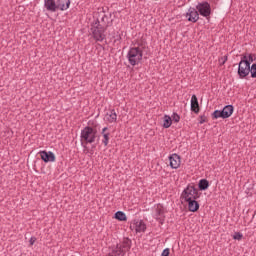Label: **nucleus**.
<instances>
[{"mask_svg":"<svg viewBox=\"0 0 256 256\" xmlns=\"http://www.w3.org/2000/svg\"><path fill=\"white\" fill-rule=\"evenodd\" d=\"M235 107L233 105H226L222 110H215L212 113V119H229L233 115Z\"/></svg>","mask_w":256,"mask_h":256,"instance_id":"39448f33","label":"nucleus"},{"mask_svg":"<svg viewBox=\"0 0 256 256\" xmlns=\"http://www.w3.org/2000/svg\"><path fill=\"white\" fill-rule=\"evenodd\" d=\"M184 202L188 203V211L191 213H197V211H199V202H197V199L186 200Z\"/></svg>","mask_w":256,"mask_h":256,"instance_id":"2eb2a0df","label":"nucleus"},{"mask_svg":"<svg viewBox=\"0 0 256 256\" xmlns=\"http://www.w3.org/2000/svg\"><path fill=\"white\" fill-rule=\"evenodd\" d=\"M35 241H37V238L31 237L29 240L30 245H35Z\"/></svg>","mask_w":256,"mask_h":256,"instance_id":"7c9ffc66","label":"nucleus"},{"mask_svg":"<svg viewBox=\"0 0 256 256\" xmlns=\"http://www.w3.org/2000/svg\"><path fill=\"white\" fill-rule=\"evenodd\" d=\"M130 229L136 231V233H145L147 231V224L143 220L134 219L130 224Z\"/></svg>","mask_w":256,"mask_h":256,"instance_id":"0eeeda50","label":"nucleus"},{"mask_svg":"<svg viewBox=\"0 0 256 256\" xmlns=\"http://www.w3.org/2000/svg\"><path fill=\"white\" fill-rule=\"evenodd\" d=\"M170 167L172 169H179L181 167V156L178 154H172L169 156Z\"/></svg>","mask_w":256,"mask_h":256,"instance_id":"9b49d317","label":"nucleus"},{"mask_svg":"<svg viewBox=\"0 0 256 256\" xmlns=\"http://www.w3.org/2000/svg\"><path fill=\"white\" fill-rule=\"evenodd\" d=\"M97 19H99V23L102 27H106V29L109 28V17L105 13L99 14Z\"/></svg>","mask_w":256,"mask_h":256,"instance_id":"f3484780","label":"nucleus"},{"mask_svg":"<svg viewBox=\"0 0 256 256\" xmlns=\"http://www.w3.org/2000/svg\"><path fill=\"white\" fill-rule=\"evenodd\" d=\"M103 135V140H102V143L105 147H107L109 145V133L107 134H102Z\"/></svg>","mask_w":256,"mask_h":256,"instance_id":"5701e85b","label":"nucleus"},{"mask_svg":"<svg viewBox=\"0 0 256 256\" xmlns=\"http://www.w3.org/2000/svg\"><path fill=\"white\" fill-rule=\"evenodd\" d=\"M39 155L42 161H44V163H55V160H56L55 153L51 151L42 150L39 152Z\"/></svg>","mask_w":256,"mask_h":256,"instance_id":"9d476101","label":"nucleus"},{"mask_svg":"<svg viewBox=\"0 0 256 256\" xmlns=\"http://www.w3.org/2000/svg\"><path fill=\"white\" fill-rule=\"evenodd\" d=\"M154 219L160 223V225H163L165 223V210L163 209V206L161 204H158L155 207V214Z\"/></svg>","mask_w":256,"mask_h":256,"instance_id":"6e6552de","label":"nucleus"},{"mask_svg":"<svg viewBox=\"0 0 256 256\" xmlns=\"http://www.w3.org/2000/svg\"><path fill=\"white\" fill-rule=\"evenodd\" d=\"M250 73H251L252 79H255L256 78V63L251 65Z\"/></svg>","mask_w":256,"mask_h":256,"instance_id":"4be33fe9","label":"nucleus"},{"mask_svg":"<svg viewBox=\"0 0 256 256\" xmlns=\"http://www.w3.org/2000/svg\"><path fill=\"white\" fill-rule=\"evenodd\" d=\"M115 41H116V42H117V41H121V34H118V35L116 36Z\"/></svg>","mask_w":256,"mask_h":256,"instance_id":"473e14b6","label":"nucleus"},{"mask_svg":"<svg viewBox=\"0 0 256 256\" xmlns=\"http://www.w3.org/2000/svg\"><path fill=\"white\" fill-rule=\"evenodd\" d=\"M172 121H174L175 123H179V121H181V116L174 112L172 115Z\"/></svg>","mask_w":256,"mask_h":256,"instance_id":"393cba45","label":"nucleus"},{"mask_svg":"<svg viewBox=\"0 0 256 256\" xmlns=\"http://www.w3.org/2000/svg\"><path fill=\"white\" fill-rule=\"evenodd\" d=\"M185 17H187V21L190 23H197V21H199V12L197 11V8L190 7Z\"/></svg>","mask_w":256,"mask_h":256,"instance_id":"1a4fd4ad","label":"nucleus"},{"mask_svg":"<svg viewBox=\"0 0 256 256\" xmlns=\"http://www.w3.org/2000/svg\"><path fill=\"white\" fill-rule=\"evenodd\" d=\"M249 56H247V54H244L239 62L240 65H243L244 63H246V61H248Z\"/></svg>","mask_w":256,"mask_h":256,"instance_id":"bb28decb","label":"nucleus"},{"mask_svg":"<svg viewBox=\"0 0 256 256\" xmlns=\"http://www.w3.org/2000/svg\"><path fill=\"white\" fill-rule=\"evenodd\" d=\"M107 127H104L103 129H102V135H105L106 133H105V131H107Z\"/></svg>","mask_w":256,"mask_h":256,"instance_id":"72a5a7b5","label":"nucleus"},{"mask_svg":"<svg viewBox=\"0 0 256 256\" xmlns=\"http://www.w3.org/2000/svg\"><path fill=\"white\" fill-rule=\"evenodd\" d=\"M255 60L253 59V54L248 55V62L253 63Z\"/></svg>","mask_w":256,"mask_h":256,"instance_id":"2f4dec72","label":"nucleus"},{"mask_svg":"<svg viewBox=\"0 0 256 256\" xmlns=\"http://www.w3.org/2000/svg\"><path fill=\"white\" fill-rule=\"evenodd\" d=\"M172 124H173V120L171 119V116L164 115V117H163V127H164V129H169V127H171Z\"/></svg>","mask_w":256,"mask_h":256,"instance_id":"aec40b11","label":"nucleus"},{"mask_svg":"<svg viewBox=\"0 0 256 256\" xmlns=\"http://www.w3.org/2000/svg\"><path fill=\"white\" fill-rule=\"evenodd\" d=\"M114 217L117 221H127V215L123 211H117Z\"/></svg>","mask_w":256,"mask_h":256,"instance_id":"412c9836","label":"nucleus"},{"mask_svg":"<svg viewBox=\"0 0 256 256\" xmlns=\"http://www.w3.org/2000/svg\"><path fill=\"white\" fill-rule=\"evenodd\" d=\"M44 9L50 13H56L57 10V1L55 0H44Z\"/></svg>","mask_w":256,"mask_h":256,"instance_id":"f8f14e48","label":"nucleus"},{"mask_svg":"<svg viewBox=\"0 0 256 256\" xmlns=\"http://www.w3.org/2000/svg\"><path fill=\"white\" fill-rule=\"evenodd\" d=\"M244 67L248 69V71H251V62H248V60L244 62Z\"/></svg>","mask_w":256,"mask_h":256,"instance_id":"c85d7f7f","label":"nucleus"},{"mask_svg":"<svg viewBox=\"0 0 256 256\" xmlns=\"http://www.w3.org/2000/svg\"><path fill=\"white\" fill-rule=\"evenodd\" d=\"M90 31L92 33V38L97 43H103L105 39L107 38V35H105V32L107 31V26H101V22H99V19H96L92 24Z\"/></svg>","mask_w":256,"mask_h":256,"instance_id":"f257e3e1","label":"nucleus"},{"mask_svg":"<svg viewBox=\"0 0 256 256\" xmlns=\"http://www.w3.org/2000/svg\"><path fill=\"white\" fill-rule=\"evenodd\" d=\"M199 191H207L209 189V181L207 179H201L198 182Z\"/></svg>","mask_w":256,"mask_h":256,"instance_id":"a211bd4d","label":"nucleus"},{"mask_svg":"<svg viewBox=\"0 0 256 256\" xmlns=\"http://www.w3.org/2000/svg\"><path fill=\"white\" fill-rule=\"evenodd\" d=\"M233 239L235 241H241V239H243V234H241V232H235L233 235Z\"/></svg>","mask_w":256,"mask_h":256,"instance_id":"b1692460","label":"nucleus"},{"mask_svg":"<svg viewBox=\"0 0 256 256\" xmlns=\"http://www.w3.org/2000/svg\"><path fill=\"white\" fill-rule=\"evenodd\" d=\"M107 116L108 123H115L117 121V112H115V109L110 110V113H107Z\"/></svg>","mask_w":256,"mask_h":256,"instance_id":"6ab92c4d","label":"nucleus"},{"mask_svg":"<svg viewBox=\"0 0 256 256\" xmlns=\"http://www.w3.org/2000/svg\"><path fill=\"white\" fill-rule=\"evenodd\" d=\"M227 59H229V58L227 55H225L224 57L219 58L218 61H219L220 65H225V63H227Z\"/></svg>","mask_w":256,"mask_h":256,"instance_id":"a878e982","label":"nucleus"},{"mask_svg":"<svg viewBox=\"0 0 256 256\" xmlns=\"http://www.w3.org/2000/svg\"><path fill=\"white\" fill-rule=\"evenodd\" d=\"M81 145L84 149H87V144L95 143V139H97V129L86 126L80 133Z\"/></svg>","mask_w":256,"mask_h":256,"instance_id":"f03ea898","label":"nucleus"},{"mask_svg":"<svg viewBox=\"0 0 256 256\" xmlns=\"http://www.w3.org/2000/svg\"><path fill=\"white\" fill-rule=\"evenodd\" d=\"M199 197H201L199 190L195 187V185L189 184L182 191L180 199H182V201H192L194 199H199Z\"/></svg>","mask_w":256,"mask_h":256,"instance_id":"20e7f679","label":"nucleus"},{"mask_svg":"<svg viewBox=\"0 0 256 256\" xmlns=\"http://www.w3.org/2000/svg\"><path fill=\"white\" fill-rule=\"evenodd\" d=\"M71 6V0H57L56 7L58 11H67Z\"/></svg>","mask_w":256,"mask_h":256,"instance_id":"ddd939ff","label":"nucleus"},{"mask_svg":"<svg viewBox=\"0 0 256 256\" xmlns=\"http://www.w3.org/2000/svg\"><path fill=\"white\" fill-rule=\"evenodd\" d=\"M251 73V70L246 69L243 64L238 63V76L240 79H245Z\"/></svg>","mask_w":256,"mask_h":256,"instance_id":"dca6fc26","label":"nucleus"},{"mask_svg":"<svg viewBox=\"0 0 256 256\" xmlns=\"http://www.w3.org/2000/svg\"><path fill=\"white\" fill-rule=\"evenodd\" d=\"M196 11H198V14L201 15V17L209 19V17H211V4L207 1L199 2L196 5Z\"/></svg>","mask_w":256,"mask_h":256,"instance_id":"423d86ee","label":"nucleus"},{"mask_svg":"<svg viewBox=\"0 0 256 256\" xmlns=\"http://www.w3.org/2000/svg\"><path fill=\"white\" fill-rule=\"evenodd\" d=\"M199 119L200 125H203V123H207V117L205 115H201Z\"/></svg>","mask_w":256,"mask_h":256,"instance_id":"cd10ccee","label":"nucleus"},{"mask_svg":"<svg viewBox=\"0 0 256 256\" xmlns=\"http://www.w3.org/2000/svg\"><path fill=\"white\" fill-rule=\"evenodd\" d=\"M127 59L132 67L139 65L143 61V49L141 47H131L127 53Z\"/></svg>","mask_w":256,"mask_h":256,"instance_id":"7ed1b4c3","label":"nucleus"},{"mask_svg":"<svg viewBox=\"0 0 256 256\" xmlns=\"http://www.w3.org/2000/svg\"><path fill=\"white\" fill-rule=\"evenodd\" d=\"M191 111L193 113L199 114V111H201V108L199 107V100L197 99V95L193 94L191 97Z\"/></svg>","mask_w":256,"mask_h":256,"instance_id":"4468645a","label":"nucleus"},{"mask_svg":"<svg viewBox=\"0 0 256 256\" xmlns=\"http://www.w3.org/2000/svg\"><path fill=\"white\" fill-rule=\"evenodd\" d=\"M170 250L169 248H165L161 254V256H169Z\"/></svg>","mask_w":256,"mask_h":256,"instance_id":"c756f323","label":"nucleus"}]
</instances>
